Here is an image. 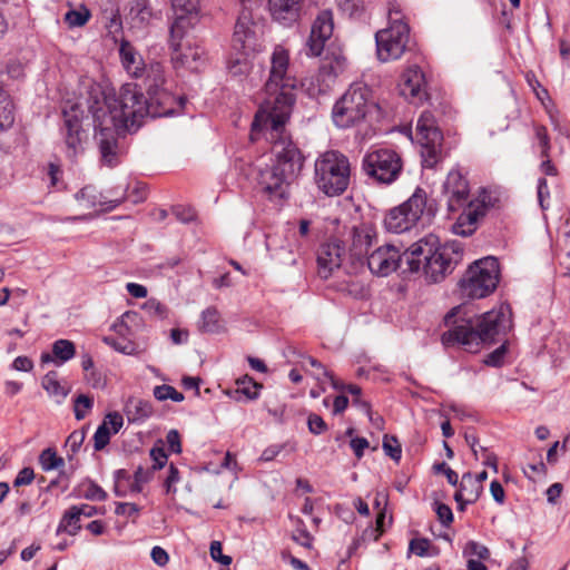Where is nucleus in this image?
Wrapping results in <instances>:
<instances>
[{"mask_svg":"<svg viewBox=\"0 0 570 570\" xmlns=\"http://www.w3.org/2000/svg\"><path fill=\"white\" fill-rule=\"evenodd\" d=\"M76 198L79 202H82L85 206L88 208L105 204V202L101 200V195L97 191V189L94 186L83 187L80 191L76 194Z\"/></svg>","mask_w":570,"mask_h":570,"instance_id":"obj_40","label":"nucleus"},{"mask_svg":"<svg viewBox=\"0 0 570 570\" xmlns=\"http://www.w3.org/2000/svg\"><path fill=\"white\" fill-rule=\"evenodd\" d=\"M403 161L401 156L392 149H376L367 153L362 160V170L381 185L393 184L401 175Z\"/></svg>","mask_w":570,"mask_h":570,"instance_id":"obj_10","label":"nucleus"},{"mask_svg":"<svg viewBox=\"0 0 570 570\" xmlns=\"http://www.w3.org/2000/svg\"><path fill=\"white\" fill-rule=\"evenodd\" d=\"M124 419L118 412L108 413L102 423L97 428L94 434V448L101 451L110 441L111 434H116L122 428Z\"/></svg>","mask_w":570,"mask_h":570,"instance_id":"obj_22","label":"nucleus"},{"mask_svg":"<svg viewBox=\"0 0 570 570\" xmlns=\"http://www.w3.org/2000/svg\"><path fill=\"white\" fill-rule=\"evenodd\" d=\"M94 406V399L86 395V394H79L75 401H73V412L76 420L80 421L83 420L88 413V411L91 410Z\"/></svg>","mask_w":570,"mask_h":570,"instance_id":"obj_45","label":"nucleus"},{"mask_svg":"<svg viewBox=\"0 0 570 570\" xmlns=\"http://www.w3.org/2000/svg\"><path fill=\"white\" fill-rule=\"evenodd\" d=\"M237 389L235 391L236 394L243 395L246 400H255L258 397V389L262 387L261 384L255 382L248 375H245L236 381Z\"/></svg>","mask_w":570,"mask_h":570,"instance_id":"obj_36","label":"nucleus"},{"mask_svg":"<svg viewBox=\"0 0 570 570\" xmlns=\"http://www.w3.org/2000/svg\"><path fill=\"white\" fill-rule=\"evenodd\" d=\"M441 246L439 237L433 234H429L413 243L403 252L406 273H416L423 269L428 261L433 257L436 250H440Z\"/></svg>","mask_w":570,"mask_h":570,"instance_id":"obj_15","label":"nucleus"},{"mask_svg":"<svg viewBox=\"0 0 570 570\" xmlns=\"http://www.w3.org/2000/svg\"><path fill=\"white\" fill-rule=\"evenodd\" d=\"M436 472H443L451 485H458L459 476L445 462L438 463L434 465Z\"/></svg>","mask_w":570,"mask_h":570,"instance_id":"obj_63","label":"nucleus"},{"mask_svg":"<svg viewBox=\"0 0 570 570\" xmlns=\"http://www.w3.org/2000/svg\"><path fill=\"white\" fill-rule=\"evenodd\" d=\"M88 109L92 116L95 138L101 161L108 167L118 164V137L126 131H136L145 117H164V109H155L135 83H125L118 92H106L100 88L89 91Z\"/></svg>","mask_w":570,"mask_h":570,"instance_id":"obj_1","label":"nucleus"},{"mask_svg":"<svg viewBox=\"0 0 570 570\" xmlns=\"http://www.w3.org/2000/svg\"><path fill=\"white\" fill-rule=\"evenodd\" d=\"M288 52L277 46L271 57V70L265 83V98L257 110L253 128L271 126L272 132H278L289 119L295 102V79L287 75Z\"/></svg>","mask_w":570,"mask_h":570,"instance_id":"obj_2","label":"nucleus"},{"mask_svg":"<svg viewBox=\"0 0 570 570\" xmlns=\"http://www.w3.org/2000/svg\"><path fill=\"white\" fill-rule=\"evenodd\" d=\"M334 30L333 13L331 10L321 11L313 22L307 40V56L317 57L322 53L325 42Z\"/></svg>","mask_w":570,"mask_h":570,"instance_id":"obj_17","label":"nucleus"},{"mask_svg":"<svg viewBox=\"0 0 570 570\" xmlns=\"http://www.w3.org/2000/svg\"><path fill=\"white\" fill-rule=\"evenodd\" d=\"M389 23L387 28L375 33L376 53L382 62L401 58L409 42L410 28L404 21L400 4L390 3Z\"/></svg>","mask_w":570,"mask_h":570,"instance_id":"obj_8","label":"nucleus"},{"mask_svg":"<svg viewBox=\"0 0 570 570\" xmlns=\"http://www.w3.org/2000/svg\"><path fill=\"white\" fill-rule=\"evenodd\" d=\"M375 237L374 229L368 225L355 226L352 229V244L351 252L354 256L361 257L367 254L373 238Z\"/></svg>","mask_w":570,"mask_h":570,"instance_id":"obj_27","label":"nucleus"},{"mask_svg":"<svg viewBox=\"0 0 570 570\" xmlns=\"http://www.w3.org/2000/svg\"><path fill=\"white\" fill-rule=\"evenodd\" d=\"M86 439V431L83 429L76 430L66 440V448L68 449L69 456L75 455L81 448Z\"/></svg>","mask_w":570,"mask_h":570,"instance_id":"obj_47","label":"nucleus"},{"mask_svg":"<svg viewBox=\"0 0 570 570\" xmlns=\"http://www.w3.org/2000/svg\"><path fill=\"white\" fill-rule=\"evenodd\" d=\"M444 322L450 330L442 334L443 344H459L470 353L478 352L481 344L491 343L497 335L510 326L503 307L472 320L463 315L462 306H456L445 315Z\"/></svg>","mask_w":570,"mask_h":570,"instance_id":"obj_4","label":"nucleus"},{"mask_svg":"<svg viewBox=\"0 0 570 570\" xmlns=\"http://www.w3.org/2000/svg\"><path fill=\"white\" fill-rule=\"evenodd\" d=\"M150 458L154 461L153 470L161 469L167 462V454L161 448H153L150 450Z\"/></svg>","mask_w":570,"mask_h":570,"instance_id":"obj_62","label":"nucleus"},{"mask_svg":"<svg viewBox=\"0 0 570 570\" xmlns=\"http://www.w3.org/2000/svg\"><path fill=\"white\" fill-rule=\"evenodd\" d=\"M115 485H114V493L119 497H126V489L122 487V483H129V480H131L130 474L128 471L124 469H119L115 471Z\"/></svg>","mask_w":570,"mask_h":570,"instance_id":"obj_52","label":"nucleus"},{"mask_svg":"<svg viewBox=\"0 0 570 570\" xmlns=\"http://www.w3.org/2000/svg\"><path fill=\"white\" fill-rule=\"evenodd\" d=\"M90 18V11L81 7L79 10L71 9L65 14V22L70 28L82 27L87 23Z\"/></svg>","mask_w":570,"mask_h":570,"instance_id":"obj_41","label":"nucleus"},{"mask_svg":"<svg viewBox=\"0 0 570 570\" xmlns=\"http://www.w3.org/2000/svg\"><path fill=\"white\" fill-rule=\"evenodd\" d=\"M39 462L45 471H51L65 465V460L57 455L56 451L48 448L39 455Z\"/></svg>","mask_w":570,"mask_h":570,"instance_id":"obj_39","label":"nucleus"},{"mask_svg":"<svg viewBox=\"0 0 570 570\" xmlns=\"http://www.w3.org/2000/svg\"><path fill=\"white\" fill-rule=\"evenodd\" d=\"M383 450L394 461L399 462L402 455V449L395 436L384 435Z\"/></svg>","mask_w":570,"mask_h":570,"instance_id":"obj_48","label":"nucleus"},{"mask_svg":"<svg viewBox=\"0 0 570 570\" xmlns=\"http://www.w3.org/2000/svg\"><path fill=\"white\" fill-rule=\"evenodd\" d=\"M292 539L304 548H311L313 538L305 528H298L293 534Z\"/></svg>","mask_w":570,"mask_h":570,"instance_id":"obj_61","label":"nucleus"},{"mask_svg":"<svg viewBox=\"0 0 570 570\" xmlns=\"http://www.w3.org/2000/svg\"><path fill=\"white\" fill-rule=\"evenodd\" d=\"M267 130L273 142L272 151L275 161L258 170L257 183L261 189L271 199H285L288 197L289 186L299 176L304 157L297 146L285 135V126L278 132H272L271 126H261L254 129Z\"/></svg>","mask_w":570,"mask_h":570,"instance_id":"obj_3","label":"nucleus"},{"mask_svg":"<svg viewBox=\"0 0 570 570\" xmlns=\"http://www.w3.org/2000/svg\"><path fill=\"white\" fill-rule=\"evenodd\" d=\"M145 86L147 100L155 105V109H164L166 116L174 112L175 96L165 87L166 78L164 67L156 62L146 68Z\"/></svg>","mask_w":570,"mask_h":570,"instance_id":"obj_12","label":"nucleus"},{"mask_svg":"<svg viewBox=\"0 0 570 570\" xmlns=\"http://www.w3.org/2000/svg\"><path fill=\"white\" fill-rule=\"evenodd\" d=\"M209 550H210V557L215 561H217L224 566H229L232 563V557L223 554L222 543L219 541H213L210 543Z\"/></svg>","mask_w":570,"mask_h":570,"instance_id":"obj_58","label":"nucleus"},{"mask_svg":"<svg viewBox=\"0 0 570 570\" xmlns=\"http://www.w3.org/2000/svg\"><path fill=\"white\" fill-rule=\"evenodd\" d=\"M483 491L482 484L478 480H474L470 472L463 474L460 482V488L454 494V499L461 510L464 509L465 504L474 503Z\"/></svg>","mask_w":570,"mask_h":570,"instance_id":"obj_25","label":"nucleus"},{"mask_svg":"<svg viewBox=\"0 0 570 570\" xmlns=\"http://www.w3.org/2000/svg\"><path fill=\"white\" fill-rule=\"evenodd\" d=\"M426 199L425 190L416 188L407 200L386 214L384 218L386 229L396 234L410 230L422 217L426 207Z\"/></svg>","mask_w":570,"mask_h":570,"instance_id":"obj_11","label":"nucleus"},{"mask_svg":"<svg viewBox=\"0 0 570 570\" xmlns=\"http://www.w3.org/2000/svg\"><path fill=\"white\" fill-rule=\"evenodd\" d=\"M119 55L124 68L130 76L140 78L145 75L146 66L142 57L136 51L129 41H121Z\"/></svg>","mask_w":570,"mask_h":570,"instance_id":"obj_24","label":"nucleus"},{"mask_svg":"<svg viewBox=\"0 0 570 570\" xmlns=\"http://www.w3.org/2000/svg\"><path fill=\"white\" fill-rule=\"evenodd\" d=\"M344 254L345 248L338 239L322 244L316 259L318 276L327 279L335 269L341 267Z\"/></svg>","mask_w":570,"mask_h":570,"instance_id":"obj_20","label":"nucleus"},{"mask_svg":"<svg viewBox=\"0 0 570 570\" xmlns=\"http://www.w3.org/2000/svg\"><path fill=\"white\" fill-rule=\"evenodd\" d=\"M14 109L10 95L0 86V134L13 126Z\"/></svg>","mask_w":570,"mask_h":570,"instance_id":"obj_31","label":"nucleus"},{"mask_svg":"<svg viewBox=\"0 0 570 570\" xmlns=\"http://www.w3.org/2000/svg\"><path fill=\"white\" fill-rule=\"evenodd\" d=\"M142 309L153 318L165 320L168 316V307L156 298H149Z\"/></svg>","mask_w":570,"mask_h":570,"instance_id":"obj_43","label":"nucleus"},{"mask_svg":"<svg viewBox=\"0 0 570 570\" xmlns=\"http://www.w3.org/2000/svg\"><path fill=\"white\" fill-rule=\"evenodd\" d=\"M43 171L49 179L50 187H57L62 176L61 165L51 161L45 167Z\"/></svg>","mask_w":570,"mask_h":570,"instance_id":"obj_53","label":"nucleus"},{"mask_svg":"<svg viewBox=\"0 0 570 570\" xmlns=\"http://www.w3.org/2000/svg\"><path fill=\"white\" fill-rule=\"evenodd\" d=\"M337 8L350 17L362 13L364 4L362 0H336Z\"/></svg>","mask_w":570,"mask_h":570,"instance_id":"obj_50","label":"nucleus"},{"mask_svg":"<svg viewBox=\"0 0 570 570\" xmlns=\"http://www.w3.org/2000/svg\"><path fill=\"white\" fill-rule=\"evenodd\" d=\"M248 51H242V53L228 61V71L234 77H240L246 75L249 71V62L246 58Z\"/></svg>","mask_w":570,"mask_h":570,"instance_id":"obj_44","label":"nucleus"},{"mask_svg":"<svg viewBox=\"0 0 570 570\" xmlns=\"http://www.w3.org/2000/svg\"><path fill=\"white\" fill-rule=\"evenodd\" d=\"M371 97V89L366 85H351L332 109L335 126L350 128L363 121L371 109L376 107Z\"/></svg>","mask_w":570,"mask_h":570,"instance_id":"obj_7","label":"nucleus"},{"mask_svg":"<svg viewBox=\"0 0 570 570\" xmlns=\"http://www.w3.org/2000/svg\"><path fill=\"white\" fill-rule=\"evenodd\" d=\"M170 35L171 62L176 69L198 71L204 63V51L197 46L184 45Z\"/></svg>","mask_w":570,"mask_h":570,"instance_id":"obj_19","label":"nucleus"},{"mask_svg":"<svg viewBox=\"0 0 570 570\" xmlns=\"http://www.w3.org/2000/svg\"><path fill=\"white\" fill-rule=\"evenodd\" d=\"M174 21L170 35L184 39L189 29L199 20V0H170Z\"/></svg>","mask_w":570,"mask_h":570,"instance_id":"obj_16","label":"nucleus"},{"mask_svg":"<svg viewBox=\"0 0 570 570\" xmlns=\"http://www.w3.org/2000/svg\"><path fill=\"white\" fill-rule=\"evenodd\" d=\"M435 512L438 514L439 521L445 525L449 527L451 522L453 521V513L449 505L444 503L436 502V509Z\"/></svg>","mask_w":570,"mask_h":570,"instance_id":"obj_59","label":"nucleus"},{"mask_svg":"<svg viewBox=\"0 0 570 570\" xmlns=\"http://www.w3.org/2000/svg\"><path fill=\"white\" fill-rule=\"evenodd\" d=\"M535 137L539 140V145L541 147V156L548 157V151L550 149V141L547 128L544 126H535L534 127Z\"/></svg>","mask_w":570,"mask_h":570,"instance_id":"obj_57","label":"nucleus"},{"mask_svg":"<svg viewBox=\"0 0 570 570\" xmlns=\"http://www.w3.org/2000/svg\"><path fill=\"white\" fill-rule=\"evenodd\" d=\"M198 328L203 333H219L223 330L220 314L215 307L202 312Z\"/></svg>","mask_w":570,"mask_h":570,"instance_id":"obj_32","label":"nucleus"},{"mask_svg":"<svg viewBox=\"0 0 570 570\" xmlns=\"http://www.w3.org/2000/svg\"><path fill=\"white\" fill-rule=\"evenodd\" d=\"M443 190L446 197L448 210L455 213L462 209L452 226V232L462 237L471 236L476 230L479 219L484 217L489 208L488 199H490V196L484 193L478 198L470 199L469 183L458 169L448 174Z\"/></svg>","mask_w":570,"mask_h":570,"instance_id":"obj_5","label":"nucleus"},{"mask_svg":"<svg viewBox=\"0 0 570 570\" xmlns=\"http://www.w3.org/2000/svg\"><path fill=\"white\" fill-rule=\"evenodd\" d=\"M83 497L88 500L105 501L107 499V493L101 487L92 481H89Z\"/></svg>","mask_w":570,"mask_h":570,"instance_id":"obj_55","label":"nucleus"},{"mask_svg":"<svg viewBox=\"0 0 570 570\" xmlns=\"http://www.w3.org/2000/svg\"><path fill=\"white\" fill-rule=\"evenodd\" d=\"M307 426L311 433L315 435H320L327 430V424L325 421L317 414H309L307 417Z\"/></svg>","mask_w":570,"mask_h":570,"instance_id":"obj_56","label":"nucleus"},{"mask_svg":"<svg viewBox=\"0 0 570 570\" xmlns=\"http://www.w3.org/2000/svg\"><path fill=\"white\" fill-rule=\"evenodd\" d=\"M153 473V469H144L142 466H138L134 473L132 492H141L142 484L147 483L151 479Z\"/></svg>","mask_w":570,"mask_h":570,"instance_id":"obj_51","label":"nucleus"},{"mask_svg":"<svg viewBox=\"0 0 570 570\" xmlns=\"http://www.w3.org/2000/svg\"><path fill=\"white\" fill-rule=\"evenodd\" d=\"M350 159L338 150L321 154L314 164V183L328 197L343 195L351 183Z\"/></svg>","mask_w":570,"mask_h":570,"instance_id":"obj_6","label":"nucleus"},{"mask_svg":"<svg viewBox=\"0 0 570 570\" xmlns=\"http://www.w3.org/2000/svg\"><path fill=\"white\" fill-rule=\"evenodd\" d=\"M125 412L129 422H142L153 414L150 402L131 397L127 401Z\"/></svg>","mask_w":570,"mask_h":570,"instance_id":"obj_30","label":"nucleus"},{"mask_svg":"<svg viewBox=\"0 0 570 570\" xmlns=\"http://www.w3.org/2000/svg\"><path fill=\"white\" fill-rule=\"evenodd\" d=\"M83 136L85 132L81 129L80 120L77 117L69 118L66 116L65 140L67 147L72 150L73 155H76L80 148Z\"/></svg>","mask_w":570,"mask_h":570,"instance_id":"obj_28","label":"nucleus"},{"mask_svg":"<svg viewBox=\"0 0 570 570\" xmlns=\"http://www.w3.org/2000/svg\"><path fill=\"white\" fill-rule=\"evenodd\" d=\"M425 85L422 70L416 66L410 67L402 75L400 94L410 102H422L426 96Z\"/></svg>","mask_w":570,"mask_h":570,"instance_id":"obj_21","label":"nucleus"},{"mask_svg":"<svg viewBox=\"0 0 570 570\" xmlns=\"http://www.w3.org/2000/svg\"><path fill=\"white\" fill-rule=\"evenodd\" d=\"M432 131H440L435 126V120L430 111H424L416 122V136L419 140L430 138Z\"/></svg>","mask_w":570,"mask_h":570,"instance_id":"obj_37","label":"nucleus"},{"mask_svg":"<svg viewBox=\"0 0 570 570\" xmlns=\"http://www.w3.org/2000/svg\"><path fill=\"white\" fill-rule=\"evenodd\" d=\"M302 0H268L272 17L287 26L296 21L299 14Z\"/></svg>","mask_w":570,"mask_h":570,"instance_id":"obj_23","label":"nucleus"},{"mask_svg":"<svg viewBox=\"0 0 570 570\" xmlns=\"http://www.w3.org/2000/svg\"><path fill=\"white\" fill-rule=\"evenodd\" d=\"M41 385L50 395L57 396L58 402L63 401L68 395V390L59 383L58 373L55 371H50L42 377Z\"/></svg>","mask_w":570,"mask_h":570,"instance_id":"obj_34","label":"nucleus"},{"mask_svg":"<svg viewBox=\"0 0 570 570\" xmlns=\"http://www.w3.org/2000/svg\"><path fill=\"white\" fill-rule=\"evenodd\" d=\"M430 548V540L428 539H413L410 542V551L419 557H424L428 554V550Z\"/></svg>","mask_w":570,"mask_h":570,"instance_id":"obj_60","label":"nucleus"},{"mask_svg":"<svg viewBox=\"0 0 570 570\" xmlns=\"http://www.w3.org/2000/svg\"><path fill=\"white\" fill-rule=\"evenodd\" d=\"M35 479V473L31 468H23L13 481L14 487H21L30 484Z\"/></svg>","mask_w":570,"mask_h":570,"instance_id":"obj_64","label":"nucleus"},{"mask_svg":"<svg viewBox=\"0 0 570 570\" xmlns=\"http://www.w3.org/2000/svg\"><path fill=\"white\" fill-rule=\"evenodd\" d=\"M75 354V344L69 340H58L52 344V355L59 365L71 360Z\"/></svg>","mask_w":570,"mask_h":570,"instance_id":"obj_35","label":"nucleus"},{"mask_svg":"<svg viewBox=\"0 0 570 570\" xmlns=\"http://www.w3.org/2000/svg\"><path fill=\"white\" fill-rule=\"evenodd\" d=\"M500 276L499 262L485 257L474 262L460 281L462 294L470 298H483L498 286Z\"/></svg>","mask_w":570,"mask_h":570,"instance_id":"obj_9","label":"nucleus"},{"mask_svg":"<svg viewBox=\"0 0 570 570\" xmlns=\"http://www.w3.org/2000/svg\"><path fill=\"white\" fill-rule=\"evenodd\" d=\"M80 515L76 505L70 507L62 515L57 532H66L70 535H76L81 528Z\"/></svg>","mask_w":570,"mask_h":570,"instance_id":"obj_33","label":"nucleus"},{"mask_svg":"<svg viewBox=\"0 0 570 570\" xmlns=\"http://www.w3.org/2000/svg\"><path fill=\"white\" fill-rule=\"evenodd\" d=\"M129 18L134 27L147 26L153 18V9L148 0H131Z\"/></svg>","mask_w":570,"mask_h":570,"instance_id":"obj_29","label":"nucleus"},{"mask_svg":"<svg viewBox=\"0 0 570 570\" xmlns=\"http://www.w3.org/2000/svg\"><path fill=\"white\" fill-rule=\"evenodd\" d=\"M439 249L423 268L425 277L432 283H439L451 274L462 256V249L454 244L442 245Z\"/></svg>","mask_w":570,"mask_h":570,"instance_id":"obj_13","label":"nucleus"},{"mask_svg":"<svg viewBox=\"0 0 570 570\" xmlns=\"http://www.w3.org/2000/svg\"><path fill=\"white\" fill-rule=\"evenodd\" d=\"M154 396L158 401H165L170 399L174 402H181L185 399L183 393L178 392L175 387L167 384L155 386Z\"/></svg>","mask_w":570,"mask_h":570,"instance_id":"obj_46","label":"nucleus"},{"mask_svg":"<svg viewBox=\"0 0 570 570\" xmlns=\"http://www.w3.org/2000/svg\"><path fill=\"white\" fill-rule=\"evenodd\" d=\"M306 361H307V363H308L311 366H313V367H315V368H317V370L320 371V373H317V374H316V379H317V380H321V375H323L324 377H327V379L331 381L332 386H333L335 390L342 389V387L338 385V381H337V380H335L334 375H333L331 372H328V371L325 368V366H324L321 362H318L316 358L311 357V356H309V357H307V360H306Z\"/></svg>","mask_w":570,"mask_h":570,"instance_id":"obj_54","label":"nucleus"},{"mask_svg":"<svg viewBox=\"0 0 570 570\" xmlns=\"http://www.w3.org/2000/svg\"><path fill=\"white\" fill-rule=\"evenodd\" d=\"M238 14L233 35L234 48L238 51L254 50L257 24L253 18L255 8H244Z\"/></svg>","mask_w":570,"mask_h":570,"instance_id":"obj_18","label":"nucleus"},{"mask_svg":"<svg viewBox=\"0 0 570 570\" xmlns=\"http://www.w3.org/2000/svg\"><path fill=\"white\" fill-rule=\"evenodd\" d=\"M102 341L119 353L131 355L136 352L135 344L124 337L104 336Z\"/></svg>","mask_w":570,"mask_h":570,"instance_id":"obj_42","label":"nucleus"},{"mask_svg":"<svg viewBox=\"0 0 570 570\" xmlns=\"http://www.w3.org/2000/svg\"><path fill=\"white\" fill-rule=\"evenodd\" d=\"M443 136L441 131H432L430 138L419 140L421 144L422 165L432 168L439 161Z\"/></svg>","mask_w":570,"mask_h":570,"instance_id":"obj_26","label":"nucleus"},{"mask_svg":"<svg viewBox=\"0 0 570 570\" xmlns=\"http://www.w3.org/2000/svg\"><path fill=\"white\" fill-rule=\"evenodd\" d=\"M403 252L392 244H385L372 252L367 257L370 271L379 276H387L393 272L406 273Z\"/></svg>","mask_w":570,"mask_h":570,"instance_id":"obj_14","label":"nucleus"},{"mask_svg":"<svg viewBox=\"0 0 570 570\" xmlns=\"http://www.w3.org/2000/svg\"><path fill=\"white\" fill-rule=\"evenodd\" d=\"M346 65V59L344 57H335L333 60H325L323 61L321 68H320V76L322 77H328V78H336L338 75H341Z\"/></svg>","mask_w":570,"mask_h":570,"instance_id":"obj_38","label":"nucleus"},{"mask_svg":"<svg viewBox=\"0 0 570 570\" xmlns=\"http://www.w3.org/2000/svg\"><path fill=\"white\" fill-rule=\"evenodd\" d=\"M463 554L468 558L476 557L479 560H487L490 557V551L485 546L469 541L463 549Z\"/></svg>","mask_w":570,"mask_h":570,"instance_id":"obj_49","label":"nucleus"}]
</instances>
